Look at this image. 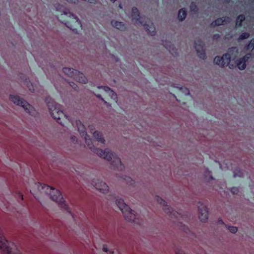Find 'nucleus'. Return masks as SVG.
Returning <instances> with one entry per match:
<instances>
[{
  "instance_id": "31",
  "label": "nucleus",
  "mask_w": 254,
  "mask_h": 254,
  "mask_svg": "<svg viewBox=\"0 0 254 254\" xmlns=\"http://www.w3.org/2000/svg\"><path fill=\"white\" fill-rule=\"evenodd\" d=\"M175 253H176V254H186L182 250H176Z\"/></svg>"
},
{
  "instance_id": "9",
  "label": "nucleus",
  "mask_w": 254,
  "mask_h": 254,
  "mask_svg": "<svg viewBox=\"0 0 254 254\" xmlns=\"http://www.w3.org/2000/svg\"><path fill=\"white\" fill-rule=\"evenodd\" d=\"M9 99L14 104L23 107L25 111L31 116H34L35 115V110L34 108L26 101L20 98L18 96L10 95Z\"/></svg>"
},
{
  "instance_id": "40",
  "label": "nucleus",
  "mask_w": 254,
  "mask_h": 254,
  "mask_svg": "<svg viewBox=\"0 0 254 254\" xmlns=\"http://www.w3.org/2000/svg\"><path fill=\"white\" fill-rule=\"evenodd\" d=\"M111 1L113 2H115L116 1V0H111Z\"/></svg>"
},
{
  "instance_id": "35",
  "label": "nucleus",
  "mask_w": 254,
  "mask_h": 254,
  "mask_svg": "<svg viewBox=\"0 0 254 254\" xmlns=\"http://www.w3.org/2000/svg\"><path fill=\"white\" fill-rule=\"evenodd\" d=\"M103 251H104L105 252H108V248H105V247H103Z\"/></svg>"
},
{
  "instance_id": "19",
  "label": "nucleus",
  "mask_w": 254,
  "mask_h": 254,
  "mask_svg": "<svg viewBox=\"0 0 254 254\" xmlns=\"http://www.w3.org/2000/svg\"><path fill=\"white\" fill-rule=\"evenodd\" d=\"M93 135L97 141L102 143H105V140L103 138L102 133L96 130L93 132Z\"/></svg>"
},
{
  "instance_id": "17",
  "label": "nucleus",
  "mask_w": 254,
  "mask_h": 254,
  "mask_svg": "<svg viewBox=\"0 0 254 254\" xmlns=\"http://www.w3.org/2000/svg\"><path fill=\"white\" fill-rule=\"evenodd\" d=\"M230 22V18L225 16L217 18L212 22V25L214 26L222 25Z\"/></svg>"
},
{
  "instance_id": "18",
  "label": "nucleus",
  "mask_w": 254,
  "mask_h": 254,
  "mask_svg": "<svg viewBox=\"0 0 254 254\" xmlns=\"http://www.w3.org/2000/svg\"><path fill=\"white\" fill-rule=\"evenodd\" d=\"M111 25L113 27H115L116 29L120 30L121 31H125L127 28L124 22L116 20H112L111 21Z\"/></svg>"
},
{
  "instance_id": "5",
  "label": "nucleus",
  "mask_w": 254,
  "mask_h": 254,
  "mask_svg": "<svg viewBox=\"0 0 254 254\" xmlns=\"http://www.w3.org/2000/svg\"><path fill=\"white\" fill-rule=\"evenodd\" d=\"M41 190L46 194H49L51 199L58 203L60 207L64 210L70 212L68 206L65 203L61 191L47 185L40 184Z\"/></svg>"
},
{
  "instance_id": "4",
  "label": "nucleus",
  "mask_w": 254,
  "mask_h": 254,
  "mask_svg": "<svg viewBox=\"0 0 254 254\" xmlns=\"http://www.w3.org/2000/svg\"><path fill=\"white\" fill-rule=\"evenodd\" d=\"M131 17L135 20L136 23L142 25L148 34L154 36L156 34L155 28L150 20L145 16H141L137 7H133L131 9Z\"/></svg>"
},
{
  "instance_id": "2",
  "label": "nucleus",
  "mask_w": 254,
  "mask_h": 254,
  "mask_svg": "<svg viewBox=\"0 0 254 254\" xmlns=\"http://www.w3.org/2000/svg\"><path fill=\"white\" fill-rule=\"evenodd\" d=\"M45 101L52 117L58 123L64 126V124L63 121L68 119L67 116L63 112L62 106L55 102L50 97H47Z\"/></svg>"
},
{
  "instance_id": "37",
  "label": "nucleus",
  "mask_w": 254,
  "mask_h": 254,
  "mask_svg": "<svg viewBox=\"0 0 254 254\" xmlns=\"http://www.w3.org/2000/svg\"><path fill=\"white\" fill-rule=\"evenodd\" d=\"M29 90L31 91V92H34V89H33V86H32L31 88H29Z\"/></svg>"
},
{
  "instance_id": "39",
  "label": "nucleus",
  "mask_w": 254,
  "mask_h": 254,
  "mask_svg": "<svg viewBox=\"0 0 254 254\" xmlns=\"http://www.w3.org/2000/svg\"><path fill=\"white\" fill-rule=\"evenodd\" d=\"M174 95V96L175 97V98H176L177 101H178L179 102H181V101H180V100H179L177 98V97H176L174 95Z\"/></svg>"
},
{
  "instance_id": "6",
  "label": "nucleus",
  "mask_w": 254,
  "mask_h": 254,
  "mask_svg": "<svg viewBox=\"0 0 254 254\" xmlns=\"http://www.w3.org/2000/svg\"><path fill=\"white\" fill-rule=\"evenodd\" d=\"M0 249L4 254H21L13 242L8 241L3 236L0 229Z\"/></svg>"
},
{
  "instance_id": "10",
  "label": "nucleus",
  "mask_w": 254,
  "mask_h": 254,
  "mask_svg": "<svg viewBox=\"0 0 254 254\" xmlns=\"http://www.w3.org/2000/svg\"><path fill=\"white\" fill-rule=\"evenodd\" d=\"M63 71L65 74L73 78L79 83L85 84L87 82V79L83 73L73 68L64 67Z\"/></svg>"
},
{
  "instance_id": "33",
  "label": "nucleus",
  "mask_w": 254,
  "mask_h": 254,
  "mask_svg": "<svg viewBox=\"0 0 254 254\" xmlns=\"http://www.w3.org/2000/svg\"><path fill=\"white\" fill-rule=\"evenodd\" d=\"M218 223L219 224H224V223L223 222V220L222 219H219L218 221Z\"/></svg>"
},
{
  "instance_id": "28",
  "label": "nucleus",
  "mask_w": 254,
  "mask_h": 254,
  "mask_svg": "<svg viewBox=\"0 0 254 254\" xmlns=\"http://www.w3.org/2000/svg\"><path fill=\"white\" fill-rule=\"evenodd\" d=\"M69 85L73 88L75 90H77V88H78V86L77 85H76V84H75V83L73 82H69Z\"/></svg>"
},
{
  "instance_id": "13",
  "label": "nucleus",
  "mask_w": 254,
  "mask_h": 254,
  "mask_svg": "<svg viewBox=\"0 0 254 254\" xmlns=\"http://www.w3.org/2000/svg\"><path fill=\"white\" fill-rule=\"evenodd\" d=\"M92 185L98 190L103 193L107 192L109 190V187L107 184L100 180H97V182H93Z\"/></svg>"
},
{
  "instance_id": "21",
  "label": "nucleus",
  "mask_w": 254,
  "mask_h": 254,
  "mask_svg": "<svg viewBox=\"0 0 254 254\" xmlns=\"http://www.w3.org/2000/svg\"><path fill=\"white\" fill-rule=\"evenodd\" d=\"M245 16L242 14L239 15L236 19V26L237 27H240L242 26L243 22L245 20Z\"/></svg>"
},
{
  "instance_id": "29",
  "label": "nucleus",
  "mask_w": 254,
  "mask_h": 254,
  "mask_svg": "<svg viewBox=\"0 0 254 254\" xmlns=\"http://www.w3.org/2000/svg\"><path fill=\"white\" fill-rule=\"evenodd\" d=\"M231 191L233 194H237L239 192V190L237 187H233L231 189Z\"/></svg>"
},
{
  "instance_id": "15",
  "label": "nucleus",
  "mask_w": 254,
  "mask_h": 254,
  "mask_svg": "<svg viewBox=\"0 0 254 254\" xmlns=\"http://www.w3.org/2000/svg\"><path fill=\"white\" fill-rule=\"evenodd\" d=\"M250 54H247L242 58L238 59L236 61L237 66L238 68L240 70H244L246 67V63L250 59Z\"/></svg>"
},
{
  "instance_id": "23",
  "label": "nucleus",
  "mask_w": 254,
  "mask_h": 254,
  "mask_svg": "<svg viewBox=\"0 0 254 254\" xmlns=\"http://www.w3.org/2000/svg\"><path fill=\"white\" fill-rule=\"evenodd\" d=\"M250 37V34L248 32H244L242 34L240 35L238 38V41H240L241 40L248 39Z\"/></svg>"
},
{
  "instance_id": "26",
  "label": "nucleus",
  "mask_w": 254,
  "mask_h": 254,
  "mask_svg": "<svg viewBox=\"0 0 254 254\" xmlns=\"http://www.w3.org/2000/svg\"><path fill=\"white\" fill-rule=\"evenodd\" d=\"M234 177H243L244 174L243 172L240 170H236L234 171Z\"/></svg>"
},
{
  "instance_id": "24",
  "label": "nucleus",
  "mask_w": 254,
  "mask_h": 254,
  "mask_svg": "<svg viewBox=\"0 0 254 254\" xmlns=\"http://www.w3.org/2000/svg\"><path fill=\"white\" fill-rule=\"evenodd\" d=\"M190 9L191 11L197 12L198 11V7L194 2H191L190 4Z\"/></svg>"
},
{
  "instance_id": "16",
  "label": "nucleus",
  "mask_w": 254,
  "mask_h": 254,
  "mask_svg": "<svg viewBox=\"0 0 254 254\" xmlns=\"http://www.w3.org/2000/svg\"><path fill=\"white\" fill-rule=\"evenodd\" d=\"M156 199L157 202L163 206V210L164 212L169 215H171L173 214L172 211V208L166 204V202L159 196H156Z\"/></svg>"
},
{
  "instance_id": "41",
  "label": "nucleus",
  "mask_w": 254,
  "mask_h": 254,
  "mask_svg": "<svg viewBox=\"0 0 254 254\" xmlns=\"http://www.w3.org/2000/svg\"><path fill=\"white\" fill-rule=\"evenodd\" d=\"M89 127H90V130H93L92 128L90 126H89Z\"/></svg>"
},
{
  "instance_id": "3",
  "label": "nucleus",
  "mask_w": 254,
  "mask_h": 254,
  "mask_svg": "<svg viewBox=\"0 0 254 254\" xmlns=\"http://www.w3.org/2000/svg\"><path fill=\"white\" fill-rule=\"evenodd\" d=\"M58 19L64 23L67 28L75 33H77V30L82 28V24L79 18L74 14L64 11Z\"/></svg>"
},
{
  "instance_id": "11",
  "label": "nucleus",
  "mask_w": 254,
  "mask_h": 254,
  "mask_svg": "<svg viewBox=\"0 0 254 254\" xmlns=\"http://www.w3.org/2000/svg\"><path fill=\"white\" fill-rule=\"evenodd\" d=\"M194 48L198 56L202 59L206 58V47L203 41L200 39H196L194 41Z\"/></svg>"
},
{
  "instance_id": "42",
  "label": "nucleus",
  "mask_w": 254,
  "mask_h": 254,
  "mask_svg": "<svg viewBox=\"0 0 254 254\" xmlns=\"http://www.w3.org/2000/svg\"><path fill=\"white\" fill-rule=\"evenodd\" d=\"M119 7H120L121 8H122V6H121V4H120V5H119Z\"/></svg>"
},
{
  "instance_id": "22",
  "label": "nucleus",
  "mask_w": 254,
  "mask_h": 254,
  "mask_svg": "<svg viewBox=\"0 0 254 254\" xmlns=\"http://www.w3.org/2000/svg\"><path fill=\"white\" fill-rule=\"evenodd\" d=\"M244 48L247 51H252L254 49V39H252L249 43L245 46Z\"/></svg>"
},
{
  "instance_id": "27",
  "label": "nucleus",
  "mask_w": 254,
  "mask_h": 254,
  "mask_svg": "<svg viewBox=\"0 0 254 254\" xmlns=\"http://www.w3.org/2000/svg\"><path fill=\"white\" fill-rule=\"evenodd\" d=\"M228 229L231 233L233 234L236 233L238 231L237 227L235 226H229Z\"/></svg>"
},
{
  "instance_id": "25",
  "label": "nucleus",
  "mask_w": 254,
  "mask_h": 254,
  "mask_svg": "<svg viewBox=\"0 0 254 254\" xmlns=\"http://www.w3.org/2000/svg\"><path fill=\"white\" fill-rule=\"evenodd\" d=\"M180 91L185 96L189 95L190 94L189 89L185 87H180Z\"/></svg>"
},
{
  "instance_id": "1",
  "label": "nucleus",
  "mask_w": 254,
  "mask_h": 254,
  "mask_svg": "<svg viewBox=\"0 0 254 254\" xmlns=\"http://www.w3.org/2000/svg\"><path fill=\"white\" fill-rule=\"evenodd\" d=\"M76 125L81 136L84 137L85 143L89 149L93 150L95 153L100 157L106 159L108 161H111V165L114 169L120 171L124 169L125 167L123 164L116 153L111 152L108 148L103 150L95 147L92 140L87 134L84 126L80 121L76 122Z\"/></svg>"
},
{
  "instance_id": "12",
  "label": "nucleus",
  "mask_w": 254,
  "mask_h": 254,
  "mask_svg": "<svg viewBox=\"0 0 254 254\" xmlns=\"http://www.w3.org/2000/svg\"><path fill=\"white\" fill-rule=\"evenodd\" d=\"M98 88L99 89H101L104 92L105 96H108L111 98V99L117 102V94L110 87L107 86H98Z\"/></svg>"
},
{
  "instance_id": "20",
  "label": "nucleus",
  "mask_w": 254,
  "mask_h": 254,
  "mask_svg": "<svg viewBox=\"0 0 254 254\" xmlns=\"http://www.w3.org/2000/svg\"><path fill=\"white\" fill-rule=\"evenodd\" d=\"M187 11L185 8H181L179 10L178 17L180 21H183L187 16Z\"/></svg>"
},
{
  "instance_id": "36",
  "label": "nucleus",
  "mask_w": 254,
  "mask_h": 254,
  "mask_svg": "<svg viewBox=\"0 0 254 254\" xmlns=\"http://www.w3.org/2000/svg\"><path fill=\"white\" fill-rule=\"evenodd\" d=\"M220 37L219 35V34H215L214 35V38H218Z\"/></svg>"
},
{
  "instance_id": "34",
  "label": "nucleus",
  "mask_w": 254,
  "mask_h": 254,
  "mask_svg": "<svg viewBox=\"0 0 254 254\" xmlns=\"http://www.w3.org/2000/svg\"><path fill=\"white\" fill-rule=\"evenodd\" d=\"M18 194H19V196L20 197L21 199L22 200L23 199L22 194L21 192H19Z\"/></svg>"
},
{
  "instance_id": "8",
  "label": "nucleus",
  "mask_w": 254,
  "mask_h": 254,
  "mask_svg": "<svg viewBox=\"0 0 254 254\" xmlns=\"http://www.w3.org/2000/svg\"><path fill=\"white\" fill-rule=\"evenodd\" d=\"M235 51L237 52V50L236 47H233L229 48L228 53L223 54L222 57L218 56H216L214 59V63L221 67H224L225 66H229L230 68H233V65L230 64L231 59L230 53Z\"/></svg>"
},
{
  "instance_id": "38",
  "label": "nucleus",
  "mask_w": 254,
  "mask_h": 254,
  "mask_svg": "<svg viewBox=\"0 0 254 254\" xmlns=\"http://www.w3.org/2000/svg\"><path fill=\"white\" fill-rule=\"evenodd\" d=\"M67 2L69 3H72L73 2V0H66Z\"/></svg>"
},
{
  "instance_id": "7",
  "label": "nucleus",
  "mask_w": 254,
  "mask_h": 254,
  "mask_svg": "<svg viewBox=\"0 0 254 254\" xmlns=\"http://www.w3.org/2000/svg\"><path fill=\"white\" fill-rule=\"evenodd\" d=\"M117 205L122 212L125 219L129 222H136V216L135 212L125 203L122 198H117L116 200Z\"/></svg>"
},
{
  "instance_id": "14",
  "label": "nucleus",
  "mask_w": 254,
  "mask_h": 254,
  "mask_svg": "<svg viewBox=\"0 0 254 254\" xmlns=\"http://www.w3.org/2000/svg\"><path fill=\"white\" fill-rule=\"evenodd\" d=\"M198 218L200 221L202 222H206V205L198 203Z\"/></svg>"
},
{
  "instance_id": "32",
  "label": "nucleus",
  "mask_w": 254,
  "mask_h": 254,
  "mask_svg": "<svg viewBox=\"0 0 254 254\" xmlns=\"http://www.w3.org/2000/svg\"><path fill=\"white\" fill-rule=\"evenodd\" d=\"M71 140H72V141H73V142H74V141H77V137H76V136H72V137H71Z\"/></svg>"
},
{
  "instance_id": "30",
  "label": "nucleus",
  "mask_w": 254,
  "mask_h": 254,
  "mask_svg": "<svg viewBox=\"0 0 254 254\" xmlns=\"http://www.w3.org/2000/svg\"><path fill=\"white\" fill-rule=\"evenodd\" d=\"M95 96L98 97V98L101 99L102 100H103L105 103H107V102L104 100L103 98H102L101 95L100 94H95Z\"/></svg>"
}]
</instances>
